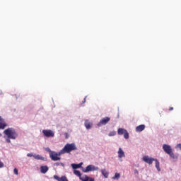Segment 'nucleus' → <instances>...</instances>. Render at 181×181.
Listing matches in <instances>:
<instances>
[{"instance_id":"f8f14e48","label":"nucleus","mask_w":181,"mask_h":181,"mask_svg":"<svg viewBox=\"0 0 181 181\" xmlns=\"http://www.w3.org/2000/svg\"><path fill=\"white\" fill-rule=\"evenodd\" d=\"M125 156V153L122 151V148H119L118 151V157L124 158Z\"/></svg>"},{"instance_id":"473e14b6","label":"nucleus","mask_w":181,"mask_h":181,"mask_svg":"<svg viewBox=\"0 0 181 181\" xmlns=\"http://www.w3.org/2000/svg\"><path fill=\"white\" fill-rule=\"evenodd\" d=\"M169 111H173V107H169Z\"/></svg>"},{"instance_id":"0eeeda50","label":"nucleus","mask_w":181,"mask_h":181,"mask_svg":"<svg viewBox=\"0 0 181 181\" xmlns=\"http://www.w3.org/2000/svg\"><path fill=\"white\" fill-rule=\"evenodd\" d=\"M110 119L111 118L109 117H104L98 122V126L101 127V125H107V124L110 122Z\"/></svg>"},{"instance_id":"cd10ccee","label":"nucleus","mask_w":181,"mask_h":181,"mask_svg":"<svg viewBox=\"0 0 181 181\" xmlns=\"http://www.w3.org/2000/svg\"><path fill=\"white\" fill-rule=\"evenodd\" d=\"M176 148H178L179 149H181V144H179L176 146Z\"/></svg>"},{"instance_id":"4be33fe9","label":"nucleus","mask_w":181,"mask_h":181,"mask_svg":"<svg viewBox=\"0 0 181 181\" xmlns=\"http://www.w3.org/2000/svg\"><path fill=\"white\" fill-rule=\"evenodd\" d=\"M123 135L125 139H129V133H128V131L126 130V132H124Z\"/></svg>"},{"instance_id":"2eb2a0df","label":"nucleus","mask_w":181,"mask_h":181,"mask_svg":"<svg viewBox=\"0 0 181 181\" xmlns=\"http://www.w3.org/2000/svg\"><path fill=\"white\" fill-rule=\"evenodd\" d=\"M154 162H156V168L158 172H160V163L158 159L154 158Z\"/></svg>"},{"instance_id":"f257e3e1","label":"nucleus","mask_w":181,"mask_h":181,"mask_svg":"<svg viewBox=\"0 0 181 181\" xmlns=\"http://www.w3.org/2000/svg\"><path fill=\"white\" fill-rule=\"evenodd\" d=\"M72 151H77L76 144H66L64 147L61 150V153H70Z\"/></svg>"},{"instance_id":"c85d7f7f","label":"nucleus","mask_w":181,"mask_h":181,"mask_svg":"<svg viewBox=\"0 0 181 181\" xmlns=\"http://www.w3.org/2000/svg\"><path fill=\"white\" fill-rule=\"evenodd\" d=\"M6 141L8 144H11V139L9 138L6 139Z\"/></svg>"},{"instance_id":"f03ea898","label":"nucleus","mask_w":181,"mask_h":181,"mask_svg":"<svg viewBox=\"0 0 181 181\" xmlns=\"http://www.w3.org/2000/svg\"><path fill=\"white\" fill-rule=\"evenodd\" d=\"M4 134H5L10 139H16V138H18V133L13 128L6 129L4 130Z\"/></svg>"},{"instance_id":"20e7f679","label":"nucleus","mask_w":181,"mask_h":181,"mask_svg":"<svg viewBox=\"0 0 181 181\" xmlns=\"http://www.w3.org/2000/svg\"><path fill=\"white\" fill-rule=\"evenodd\" d=\"M155 160V158L152 157H149L148 156H144L142 158V161L145 162L146 163H148V165H152Z\"/></svg>"},{"instance_id":"a211bd4d","label":"nucleus","mask_w":181,"mask_h":181,"mask_svg":"<svg viewBox=\"0 0 181 181\" xmlns=\"http://www.w3.org/2000/svg\"><path fill=\"white\" fill-rule=\"evenodd\" d=\"M74 174H75L76 176H78L79 179L81 177V173L79 170H74Z\"/></svg>"},{"instance_id":"a878e982","label":"nucleus","mask_w":181,"mask_h":181,"mask_svg":"<svg viewBox=\"0 0 181 181\" xmlns=\"http://www.w3.org/2000/svg\"><path fill=\"white\" fill-rule=\"evenodd\" d=\"M45 151H47V152H49V155L53 152V151H52V150H50V148H49V147L46 148Z\"/></svg>"},{"instance_id":"2f4dec72","label":"nucleus","mask_w":181,"mask_h":181,"mask_svg":"<svg viewBox=\"0 0 181 181\" xmlns=\"http://www.w3.org/2000/svg\"><path fill=\"white\" fill-rule=\"evenodd\" d=\"M27 156L32 157V156H33V154L28 153V154H27Z\"/></svg>"},{"instance_id":"7c9ffc66","label":"nucleus","mask_w":181,"mask_h":181,"mask_svg":"<svg viewBox=\"0 0 181 181\" xmlns=\"http://www.w3.org/2000/svg\"><path fill=\"white\" fill-rule=\"evenodd\" d=\"M86 98H87V96H86L83 99V101L82 102V104H84V103H86Z\"/></svg>"},{"instance_id":"6ab92c4d","label":"nucleus","mask_w":181,"mask_h":181,"mask_svg":"<svg viewBox=\"0 0 181 181\" xmlns=\"http://www.w3.org/2000/svg\"><path fill=\"white\" fill-rule=\"evenodd\" d=\"M80 180L82 181H88V180H90V177H88L87 175H84L83 177H81Z\"/></svg>"},{"instance_id":"aec40b11","label":"nucleus","mask_w":181,"mask_h":181,"mask_svg":"<svg viewBox=\"0 0 181 181\" xmlns=\"http://www.w3.org/2000/svg\"><path fill=\"white\" fill-rule=\"evenodd\" d=\"M119 177H121V175L119 173H116L115 174V176L112 177V179H114L115 180H118V179H119Z\"/></svg>"},{"instance_id":"bb28decb","label":"nucleus","mask_w":181,"mask_h":181,"mask_svg":"<svg viewBox=\"0 0 181 181\" xmlns=\"http://www.w3.org/2000/svg\"><path fill=\"white\" fill-rule=\"evenodd\" d=\"M13 172H14V175H18V168H14Z\"/></svg>"},{"instance_id":"f3484780","label":"nucleus","mask_w":181,"mask_h":181,"mask_svg":"<svg viewBox=\"0 0 181 181\" xmlns=\"http://www.w3.org/2000/svg\"><path fill=\"white\" fill-rule=\"evenodd\" d=\"M101 173L102 175H103L104 177H105L107 179V177H108V171H107L106 169H103L101 170Z\"/></svg>"},{"instance_id":"5701e85b","label":"nucleus","mask_w":181,"mask_h":181,"mask_svg":"<svg viewBox=\"0 0 181 181\" xmlns=\"http://www.w3.org/2000/svg\"><path fill=\"white\" fill-rule=\"evenodd\" d=\"M33 158H35V159H37L38 160H42L43 159V157H42L40 155L33 156Z\"/></svg>"},{"instance_id":"dca6fc26","label":"nucleus","mask_w":181,"mask_h":181,"mask_svg":"<svg viewBox=\"0 0 181 181\" xmlns=\"http://www.w3.org/2000/svg\"><path fill=\"white\" fill-rule=\"evenodd\" d=\"M81 165H83V163H81L79 164L72 163L71 167L74 169H78V168H81Z\"/></svg>"},{"instance_id":"ddd939ff","label":"nucleus","mask_w":181,"mask_h":181,"mask_svg":"<svg viewBox=\"0 0 181 181\" xmlns=\"http://www.w3.org/2000/svg\"><path fill=\"white\" fill-rule=\"evenodd\" d=\"M47 170H49V168L47 166L45 165L40 167L41 173H47Z\"/></svg>"},{"instance_id":"423d86ee","label":"nucleus","mask_w":181,"mask_h":181,"mask_svg":"<svg viewBox=\"0 0 181 181\" xmlns=\"http://www.w3.org/2000/svg\"><path fill=\"white\" fill-rule=\"evenodd\" d=\"M94 170H98V167H95L93 165H89L86 167L85 170H83V172L85 173H87L88 172H94Z\"/></svg>"},{"instance_id":"72a5a7b5","label":"nucleus","mask_w":181,"mask_h":181,"mask_svg":"<svg viewBox=\"0 0 181 181\" xmlns=\"http://www.w3.org/2000/svg\"><path fill=\"white\" fill-rule=\"evenodd\" d=\"M88 181H94V179L89 177V180Z\"/></svg>"},{"instance_id":"1a4fd4ad","label":"nucleus","mask_w":181,"mask_h":181,"mask_svg":"<svg viewBox=\"0 0 181 181\" xmlns=\"http://www.w3.org/2000/svg\"><path fill=\"white\" fill-rule=\"evenodd\" d=\"M145 129V124H141L136 127V132H142Z\"/></svg>"},{"instance_id":"b1692460","label":"nucleus","mask_w":181,"mask_h":181,"mask_svg":"<svg viewBox=\"0 0 181 181\" xmlns=\"http://www.w3.org/2000/svg\"><path fill=\"white\" fill-rule=\"evenodd\" d=\"M108 135L109 136H115V135H117V132L115 131L110 132Z\"/></svg>"},{"instance_id":"9b49d317","label":"nucleus","mask_w":181,"mask_h":181,"mask_svg":"<svg viewBox=\"0 0 181 181\" xmlns=\"http://www.w3.org/2000/svg\"><path fill=\"white\" fill-rule=\"evenodd\" d=\"M8 127V124H6L5 120L0 121V129H5V127Z\"/></svg>"},{"instance_id":"7ed1b4c3","label":"nucleus","mask_w":181,"mask_h":181,"mask_svg":"<svg viewBox=\"0 0 181 181\" xmlns=\"http://www.w3.org/2000/svg\"><path fill=\"white\" fill-rule=\"evenodd\" d=\"M61 155H64L63 153H61V151L59 153L53 151L49 154V158L54 162H57V160H60V159H62V158L60 157Z\"/></svg>"},{"instance_id":"39448f33","label":"nucleus","mask_w":181,"mask_h":181,"mask_svg":"<svg viewBox=\"0 0 181 181\" xmlns=\"http://www.w3.org/2000/svg\"><path fill=\"white\" fill-rule=\"evenodd\" d=\"M42 134L47 138H53V136H54V132H53V131L51 129L42 130Z\"/></svg>"},{"instance_id":"c756f323","label":"nucleus","mask_w":181,"mask_h":181,"mask_svg":"<svg viewBox=\"0 0 181 181\" xmlns=\"http://www.w3.org/2000/svg\"><path fill=\"white\" fill-rule=\"evenodd\" d=\"M0 168H4V163L0 161Z\"/></svg>"},{"instance_id":"393cba45","label":"nucleus","mask_w":181,"mask_h":181,"mask_svg":"<svg viewBox=\"0 0 181 181\" xmlns=\"http://www.w3.org/2000/svg\"><path fill=\"white\" fill-rule=\"evenodd\" d=\"M54 165L55 166H62L63 168H64V163H55Z\"/></svg>"},{"instance_id":"e433bc0d","label":"nucleus","mask_w":181,"mask_h":181,"mask_svg":"<svg viewBox=\"0 0 181 181\" xmlns=\"http://www.w3.org/2000/svg\"><path fill=\"white\" fill-rule=\"evenodd\" d=\"M0 136H2V134H0Z\"/></svg>"},{"instance_id":"4468645a","label":"nucleus","mask_w":181,"mask_h":181,"mask_svg":"<svg viewBox=\"0 0 181 181\" xmlns=\"http://www.w3.org/2000/svg\"><path fill=\"white\" fill-rule=\"evenodd\" d=\"M126 132H127V129H125L119 128L117 130L118 135H124V134Z\"/></svg>"},{"instance_id":"412c9836","label":"nucleus","mask_w":181,"mask_h":181,"mask_svg":"<svg viewBox=\"0 0 181 181\" xmlns=\"http://www.w3.org/2000/svg\"><path fill=\"white\" fill-rule=\"evenodd\" d=\"M169 156H170V158H173V159H177V156H175V153H173V151H170V153H168Z\"/></svg>"},{"instance_id":"f704fd0d","label":"nucleus","mask_w":181,"mask_h":181,"mask_svg":"<svg viewBox=\"0 0 181 181\" xmlns=\"http://www.w3.org/2000/svg\"><path fill=\"white\" fill-rule=\"evenodd\" d=\"M134 173H137L138 174L139 173L138 170H134Z\"/></svg>"},{"instance_id":"9d476101","label":"nucleus","mask_w":181,"mask_h":181,"mask_svg":"<svg viewBox=\"0 0 181 181\" xmlns=\"http://www.w3.org/2000/svg\"><path fill=\"white\" fill-rule=\"evenodd\" d=\"M85 127H86V129H90L91 127H93V122H91L88 120H86L85 121Z\"/></svg>"},{"instance_id":"c9c22d12","label":"nucleus","mask_w":181,"mask_h":181,"mask_svg":"<svg viewBox=\"0 0 181 181\" xmlns=\"http://www.w3.org/2000/svg\"><path fill=\"white\" fill-rule=\"evenodd\" d=\"M4 119L2 118V117L0 116V121H3Z\"/></svg>"},{"instance_id":"6e6552de","label":"nucleus","mask_w":181,"mask_h":181,"mask_svg":"<svg viewBox=\"0 0 181 181\" xmlns=\"http://www.w3.org/2000/svg\"><path fill=\"white\" fill-rule=\"evenodd\" d=\"M163 149L168 155L172 152V147L168 144H163Z\"/></svg>"}]
</instances>
